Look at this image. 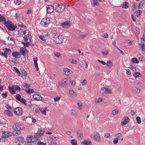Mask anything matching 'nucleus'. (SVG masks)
I'll use <instances>...</instances> for the list:
<instances>
[{"instance_id":"1","label":"nucleus","mask_w":145,"mask_h":145,"mask_svg":"<svg viewBox=\"0 0 145 145\" xmlns=\"http://www.w3.org/2000/svg\"><path fill=\"white\" fill-rule=\"evenodd\" d=\"M0 22L5 25L8 30L12 31L14 30L16 27L12 22L8 21H6V19L0 14Z\"/></svg>"},{"instance_id":"2","label":"nucleus","mask_w":145,"mask_h":145,"mask_svg":"<svg viewBox=\"0 0 145 145\" xmlns=\"http://www.w3.org/2000/svg\"><path fill=\"white\" fill-rule=\"evenodd\" d=\"M13 128L15 131H16V132H13V135L17 136L20 134L21 132L20 131L24 129V127L23 124L20 123H17L13 125Z\"/></svg>"},{"instance_id":"3","label":"nucleus","mask_w":145,"mask_h":145,"mask_svg":"<svg viewBox=\"0 0 145 145\" xmlns=\"http://www.w3.org/2000/svg\"><path fill=\"white\" fill-rule=\"evenodd\" d=\"M53 40L57 44H60L62 43L64 38L63 36L59 33L54 34Z\"/></svg>"},{"instance_id":"4","label":"nucleus","mask_w":145,"mask_h":145,"mask_svg":"<svg viewBox=\"0 0 145 145\" xmlns=\"http://www.w3.org/2000/svg\"><path fill=\"white\" fill-rule=\"evenodd\" d=\"M55 6L56 7L55 10L58 12H62L65 8V6L62 3H60L59 4H56Z\"/></svg>"},{"instance_id":"5","label":"nucleus","mask_w":145,"mask_h":145,"mask_svg":"<svg viewBox=\"0 0 145 145\" xmlns=\"http://www.w3.org/2000/svg\"><path fill=\"white\" fill-rule=\"evenodd\" d=\"M50 22V20L48 18H43L40 23V24L44 27H47Z\"/></svg>"},{"instance_id":"6","label":"nucleus","mask_w":145,"mask_h":145,"mask_svg":"<svg viewBox=\"0 0 145 145\" xmlns=\"http://www.w3.org/2000/svg\"><path fill=\"white\" fill-rule=\"evenodd\" d=\"M14 113L19 116H21L22 114V109L20 107L15 108L14 110Z\"/></svg>"},{"instance_id":"7","label":"nucleus","mask_w":145,"mask_h":145,"mask_svg":"<svg viewBox=\"0 0 145 145\" xmlns=\"http://www.w3.org/2000/svg\"><path fill=\"white\" fill-rule=\"evenodd\" d=\"M8 89L9 91H15V90L20 91L21 89L20 87L16 85H13L11 86H8Z\"/></svg>"},{"instance_id":"8","label":"nucleus","mask_w":145,"mask_h":145,"mask_svg":"<svg viewBox=\"0 0 145 145\" xmlns=\"http://www.w3.org/2000/svg\"><path fill=\"white\" fill-rule=\"evenodd\" d=\"M20 52L24 56H25L28 53V51L25 47L21 48L20 50Z\"/></svg>"},{"instance_id":"9","label":"nucleus","mask_w":145,"mask_h":145,"mask_svg":"<svg viewBox=\"0 0 145 145\" xmlns=\"http://www.w3.org/2000/svg\"><path fill=\"white\" fill-rule=\"evenodd\" d=\"M71 23L69 21H66L61 24V26L64 28H68L70 27Z\"/></svg>"},{"instance_id":"10","label":"nucleus","mask_w":145,"mask_h":145,"mask_svg":"<svg viewBox=\"0 0 145 145\" xmlns=\"http://www.w3.org/2000/svg\"><path fill=\"white\" fill-rule=\"evenodd\" d=\"M54 7L52 5H47V12L50 13L52 12L54 10Z\"/></svg>"},{"instance_id":"11","label":"nucleus","mask_w":145,"mask_h":145,"mask_svg":"<svg viewBox=\"0 0 145 145\" xmlns=\"http://www.w3.org/2000/svg\"><path fill=\"white\" fill-rule=\"evenodd\" d=\"M12 54V56L16 58H20L21 57L20 53L17 52H13Z\"/></svg>"},{"instance_id":"12","label":"nucleus","mask_w":145,"mask_h":145,"mask_svg":"<svg viewBox=\"0 0 145 145\" xmlns=\"http://www.w3.org/2000/svg\"><path fill=\"white\" fill-rule=\"evenodd\" d=\"M3 50L4 52V53H5V55L6 56L10 55L11 52V50L9 48H5Z\"/></svg>"},{"instance_id":"13","label":"nucleus","mask_w":145,"mask_h":145,"mask_svg":"<svg viewBox=\"0 0 145 145\" xmlns=\"http://www.w3.org/2000/svg\"><path fill=\"white\" fill-rule=\"evenodd\" d=\"M40 110L42 114L46 115V112L48 111L49 110L46 107H43L40 108Z\"/></svg>"},{"instance_id":"14","label":"nucleus","mask_w":145,"mask_h":145,"mask_svg":"<svg viewBox=\"0 0 145 145\" xmlns=\"http://www.w3.org/2000/svg\"><path fill=\"white\" fill-rule=\"evenodd\" d=\"M64 71L65 74L67 76L70 75L72 72V71L67 68H65L64 69Z\"/></svg>"},{"instance_id":"15","label":"nucleus","mask_w":145,"mask_h":145,"mask_svg":"<svg viewBox=\"0 0 145 145\" xmlns=\"http://www.w3.org/2000/svg\"><path fill=\"white\" fill-rule=\"evenodd\" d=\"M33 59L35 67L37 71H38L39 69L38 67L37 63L38 58L37 57L33 58Z\"/></svg>"},{"instance_id":"16","label":"nucleus","mask_w":145,"mask_h":145,"mask_svg":"<svg viewBox=\"0 0 145 145\" xmlns=\"http://www.w3.org/2000/svg\"><path fill=\"white\" fill-rule=\"evenodd\" d=\"M68 81L67 79L65 78L62 81L59 83V84L63 86H65L67 85Z\"/></svg>"},{"instance_id":"17","label":"nucleus","mask_w":145,"mask_h":145,"mask_svg":"<svg viewBox=\"0 0 145 145\" xmlns=\"http://www.w3.org/2000/svg\"><path fill=\"white\" fill-rule=\"evenodd\" d=\"M42 136V133H40L37 132L34 135V138L35 140V141H37L39 139V138L41 137Z\"/></svg>"},{"instance_id":"18","label":"nucleus","mask_w":145,"mask_h":145,"mask_svg":"<svg viewBox=\"0 0 145 145\" xmlns=\"http://www.w3.org/2000/svg\"><path fill=\"white\" fill-rule=\"evenodd\" d=\"M101 96H105L108 94H111L112 91H100Z\"/></svg>"},{"instance_id":"19","label":"nucleus","mask_w":145,"mask_h":145,"mask_svg":"<svg viewBox=\"0 0 145 145\" xmlns=\"http://www.w3.org/2000/svg\"><path fill=\"white\" fill-rule=\"evenodd\" d=\"M39 37L40 39L44 41H46L47 39L49 38V36L48 35L45 36L40 35Z\"/></svg>"},{"instance_id":"20","label":"nucleus","mask_w":145,"mask_h":145,"mask_svg":"<svg viewBox=\"0 0 145 145\" xmlns=\"http://www.w3.org/2000/svg\"><path fill=\"white\" fill-rule=\"evenodd\" d=\"M4 113L5 114L7 115L8 116H13V114L12 112L8 110H6L5 112Z\"/></svg>"},{"instance_id":"21","label":"nucleus","mask_w":145,"mask_h":145,"mask_svg":"<svg viewBox=\"0 0 145 145\" xmlns=\"http://www.w3.org/2000/svg\"><path fill=\"white\" fill-rule=\"evenodd\" d=\"M34 139V138L32 136L28 137L27 138V140L28 142L31 143L34 142H35V140H33Z\"/></svg>"},{"instance_id":"22","label":"nucleus","mask_w":145,"mask_h":145,"mask_svg":"<svg viewBox=\"0 0 145 145\" xmlns=\"http://www.w3.org/2000/svg\"><path fill=\"white\" fill-rule=\"evenodd\" d=\"M94 137L95 140L98 142L100 141V137L99 134L96 133L94 136Z\"/></svg>"},{"instance_id":"23","label":"nucleus","mask_w":145,"mask_h":145,"mask_svg":"<svg viewBox=\"0 0 145 145\" xmlns=\"http://www.w3.org/2000/svg\"><path fill=\"white\" fill-rule=\"evenodd\" d=\"M34 99L38 100H40L42 98L38 94H35L33 95Z\"/></svg>"},{"instance_id":"24","label":"nucleus","mask_w":145,"mask_h":145,"mask_svg":"<svg viewBox=\"0 0 145 145\" xmlns=\"http://www.w3.org/2000/svg\"><path fill=\"white\" fill-rule=\"evenodd\" d=\"M121 6L123 8H127L129 7V3L128 2H125Z\"/></svg>"},{"instance_id":"25","label":"nucleus","mask_w":145,"mask_h":145,"mask_svg":"<svg viewBox=\"0 0 145 145\" xmlns=\"http://www.w3.org/2000/svg\"><path fill=\"white\" fill-rule=\"evenodd\" d=\"M10 136L11 135H7V132H4L3 133L1 137L2 138H7Z\"/></svg>"},{"instance_id":"26","label":"nucleus","mask_w":145,"mask_h":145,"mask_svg":"<svg viewBox=\"0 0 145 145\" xmlns=\"http://www.w3.org/2000/svg\"><path fill=\"white\" fill-rule=\"evenodd\" d=\"M139 45L140 46V48L143 51L145 52V46L144 44H139Z\"/></svg>"},{"instance_id":"27","label":"nucleus","mask_w":145,"mask_h":145,"mask_svg":"<svg viewBox=\"0 0 145 145\" xmlns=\"http://www.w3.org/2000/svg\"><path fill=\"white\" fill-rule=\"evenodd\" d=\"M13 69L15 71L16 73H17L18 76L21 75V73L19 70L16 67H13Z\"/></svg>"},{"instance_id":"28","label":"nucleus","mask_w":145,"mask_h":145,"mask_svg":"<svg viewBox=\"0 0 145 145\" xmlns=\"http://www.w3.org/2000/svg\"><path fill=\"white\" fill-rule=\"evenodd\" d=\"M116 137H117L121 141H122L123 140V136L121 133H118L116 134Z\"/></svg>"},{"instance_id":"29","label":"nucleus","mask_w":145,"mask_h":145,"mask_svg":"<svg viewBox=\"0 0 145 145\" xmlns=\"http://www.w3.org/2000/svg\"><path fill=\"white\" fill-rule=\"evenodd\" d=\"M22 44H23L25 47H28L29 46V42H27L26 41L22 42Z\"/></svg>"},{"instance_id":"30","label":"nucleus","mask_w":145,"mask_h":145,"mask_svg":"<svg viewBox=\"0 0 145 145\" xmlns=\"http://www.w3.org/2000/svg\"><path fill=\"white\" fill-rule=\"evenodd\" d=\"M69 93L70 95L72 97L75 96L76 94L75 91H69Z\"/></svg>"},{"instance_id":"31","label":"nucleus","mask_w":145,"mask_h":145,"mask_svg":"<svg viewBox=\"0 0 145 145\" xmlns=\"http://www.w3.org/2000/svg\"><path fill=\"white\" fill-rule=\"evenodd\" d=\"M31 36L29 35V34L26 35L24 36V39L25 41H26L29 39L31 38Z\"/></svg>"},{"instance_id":"32","label":"nucleus","mask_w":145,"mask_h":145,"mask_svg":"<svg viewBox=\"0 0 145 145\" xmlns=\"http://www.w3.org/2000/svg\"><path fill=\"white\" fill-rule=\"evenodd\" d=\"M132 62L133 63H138L139 61L137 59L136 57H133L131 59Z\"/></svg>"},{"instance_id":"33","label":"nucleus","mask_w":145,"mask_h":145,"mask_svg":"<svg viewBox=\"0 0 145 145\" xmlns=\"http://www.w3.org/2000/svg\"><path fill=\"white\" fill-rule=\"evenodd\" d=\"M83 143L85 145H92L91 142L90 141H84L83 142Z\"/></svg>"},{"instance_id":"34","label":"nucleus","mask_w":145,"mask_h":145,"mask_svg":"<svg viewBox=\"0 0 145 145\" xmlns=\"http://www.w3.org/2000/svg\"><path fill=\"white\" fill-rule=\"evenodd\" d=\"M16 100L20 101L22 98L21 97L20 95L18 94L16 96Z\"/></svg>"},{"instance_id":"35","label":"nucleus","mask_w":145,"mask_h":145,"mask_svg":"<svg viewBox=\"0 0 145 145\" xmlns=\"http://www.w3.org/2000/svg\"><path fill=\"white\" fill-rule=\"evenodd\" d=\"M71 110L72 114L74 117L76 116L77 115V112L74 109H72Z\"/></svg>"},{"instance_id":"36","label":"nucleus","mask_w":145,"mask_h":145,"mask_svg":"<svg viewBox=\"0 0 145 145\" xmlns=\"http://www.w3.org/2000/svg\"><path fill=\"white\" fill-rule=\"evenodd\" d=\"M144 3L143 1H141L138 5V8H142L144 5Z\"/></svg>"},{"instance_id":"37","label":"nucleus","mask_w":145,"mask_h":145,"mask_svg":"<svg viewBox=\"0 0 145 145\" xmlns=\"http://www.w3.org/2000/svg\"><path fill=\"white\" fill-rule=\"evenodd\" d=\"M21 103H23L24 105H27L28 104L27 103V101L26 100L24 99V98H22L21 100L20 101Z\"/></svg>"},{"instance_id":"38","label":"nucleus","mask_w":145,"mask_h":145,"mask_svg":"<svg viewBox=\"0 0 145 145\" xmlns=\"http://www.w3.org/2000/svg\"><path fill=\"white\" fill-rule=\"evenodd\" d=\"M16 16L17 20L18 21L20 20V14L19 12H17L16 14Z\"/></svg>"},{"instance_id":"39","label":"nucleus","mask_w":145,"mask_h":145,"mask_svg":"<svg viewBox=\"0 0 145 145\" xmlns=\"http://www.w3.org/2000/svg\"><path fill=\"white\" fill-rule=\"evenodd\" d=\"M140 75V74L139 72H135L133 74V76L136 78L139 77Z\"/></svg>"},{"instance_id":"40","label":"nucleus","mask_w":145,"mask_h":145,"mask_svg":"<svg viewBox=\"0 0 145 145\" xmlns=\"http://www.w3.org/2000/svg\"><path fill=\"white\" fill-rule=\"evenodd\" d=\"M83 135V134L82 132L80 131H77V136L78 138H80Z\"/></svg>"},{"instance_id":"41","label":"nucleus","mask_w":145,"mask_h":145,"mask_svg":"<svg viewBox=\"0 0 145 145\" xmlns=\"http://www.w3.org/2000/svg\"><path fill=\"white\" fill-rule=\"evenodd\" d=\"M72 145H77L76 141L75 139H72L71 141Z\"/></svg>"},{"instance_id":"42","label":"nucleus","mask_w":145,"mask_h":145,"mask_svg":"<svg viewBox=\"0 0 145 145\" xmlns=\"http://www.w3.org/2000/svg\"><path fill=\"white\" fill-rule=\"evenodd\" d=\"M14 3L16 5H19L21 4L20 0H14Z\"/></svg>"},{"instance_id":"43","label":"nucleus","mask_w":145,"mask_h":145,"mask_svg":"<svg viewBox=\"0 0 145 145\" xmlns=\"http://www.w3.org/2000/svg\"><path fill=\"white\" fill-rule=\"evenodd\" d=\"M106 65L109 67H112L113 65V64L111 61H109L107 62Z\"/></svg>"},{"instance_id":"44","label":"nucleus","mask_w":145,"mask_h":145,"mask_svg":"<svg viewBox=\"0 0 145 145\" xmlns=\"http://www.w3.org/2000/svg\"><path fill=\"white\" fill-rule=\"evenodd\" d=\"M141 10H139L137 11L136 13V16L137 17H138L141 15Z\"/></svg>"},{"instance_id":"45","label":"nucleus","mask_w":145,"mask_h":145,"mask_svg":"<svg viewBox=\"0 0 145 145\" xmlns=\"http://www.w3.org/2000/svg\"><path fill=\"white\" fill-rule=\"evenodd\" d=\"M22 72V73L24 74V78L25 79H26V77H27V72H26V71L25 70H23Z\"/></svg>"},{"instance_id":"46","label":"nucleus","mask_w":145,"mask_h":145,"mask_svg":"<svg viewBox=\"0 0 145 145\" xmlns=\"http://www.w3.org/2000/svg\"><path fill=\"white\" fill-rule=\"evenodd\" d=\"M136 120L137 123L140 124L141 123V121L140 118L139 116H137L136 117Z\"/></svg>"},{"instance_id":"47","label":"nucleus","mask_w":145,"mask_h":145,"mask_svg":"<svg viewBox=\"0 0 145 145\" xmlns=\"http://www.w3.org/2000/svg\"><path fill=\"white\" fill-rule=\"evenodd\" d=\"M93 5H99V3L97 0H93Z\"/></svg>"},{"instance_id":"48","label":"nucleus","mask_w":145,"mask_h":145,"mask_svg":"<svg viewBox=\"0 0 145 145\" xmlns=\"http://www.w3.org/2000/svg\"><path fill=\"white\" fill-rule=\"evenodd\" d=\"M22 86L23 87H25L27 88H28L30 87V85L27 83L24 84H22Z\"/></svg>"},{"instance_id":"49","label":"nucleus","mask_w":145,"mask_h":145,"mask_svg":"<svg viewBox=\"0 0 145 145\" xmlns=\"http://www.w3.org/2000/svg\"><path fill=\"white\" fill-rule=\"evenodd\" d=\"M141 61H144L145 60V58L142 56H140L138 58Z\"/></svg>"},{"instance_id":"50","label":"nucleus","mask_w":145,"mask_h":145,"mask_svg":"<svg viewBox=\"0 0 145 145\" xmlns=\"http://www.w3.org/2000/svg\"><path fill=\"white\" fill-rule=\"evenodd\" d=\"M118 142V138H117L114 139L113 143L114 144H116Z\"/></svg>"},{"instance_id":"51","label":"nucleus","mask_w":145,"mask_h":145,"mask_svg":"<svg viewBox=\"0 0 145 145\" xmlns=\"http://www.w3.org/2000/svg\"><path fill=\"white\" fill-rule=\"evenodd\" d=\"M7 92L3 93L2 94V97L4 98H6L7 96Z\"/></svg>"},{"instance_id":"52","label":"nucleus","mask_w":145,"mask_h":145,"mask_svg":"<svg viewBox=\"0 0 145 145\" xmlns=\"http://www.w3.org/2000/svg\"><path fill=\"white\" fill-rule=\"evenodd\" d=\"M118 113V111L116 109L114 110L112 112V114L114 115L117 114Z\"/></svg>"},{"instance_id":"53","label":"nucleus","mask_w":145,"mask_h":145,"mask_svg":"<svg viewBox=\"0 0 145 145\" xmlns=\"http://www.w3.org/2000/svg\"><path fill=\"white\" fill-rule=\"evenodd\" d=\"M5 107L7 109L10 110H11L12 108V107L8 104L6 105Z\"/></svg>"},{"instance_id":"54","label":"nucleus","mask_w":145,"mask_h":145,"mask_svg":"<svg viewBox=\"0 0 145 145\" xmlns=\"http://www.w3.org/2000/svg\"><path fill=\"white\" fill-rule=\"evenodd\" d=\"M87 34H86L84 33V34L81 35L80 36V37L81 39H83V38H84L85 37H86V36H87Z\"/></svg>"},{"instance_id":"55","label":"nucleus","mask_w":145,"mask_h":145,"mask_svg":"<svg viewBox=\"0 0 145 145\" xmlns=\"http://www.w3.org/2000/svg\"><path fill=\"white\" fill-rule=\"evenodd\" d=\"M70 82L72 86H74L75 85V82L74 80H70Z\"/></svg>"},{"instance_id":"56","label":"nucleus","mask_w":145,"mask_h":145,"mask_svg":"<svg viewBox=\"0 0 145 145\" xmlns=\"http://www.w3.org/2000/svg\"><path fill=\"white\" fill-rule=\"evenodd\" d=\"M130 68L133 71H136L135 67L134 66L131 65Z\"/></svg>"},{"instance_id":"57","label":"nucleus","mask_w":145,"mask_h":145,"mask_svg":"<svg viewBox=\"0 0 145 145\" xmlns=\"http://www.w3.org/2000/svg\"><path fill=\"white\" fill-rule=\"evenodd\" d=\"M0 55L1 56H4L5 58H7L8 57V56H6L5 55V53H3V52H1L0 51Z\"/></svg>"},{"instance_id":"58","label":"nucleus","mask_w":145,"mask_h":145,"mask_svg":"<svg viewBox=\"0 0 145 145\" xmlns=\"http://www.w3.org/2000/svg\"><path fill=\"white\" fill-rule=\"evenodd\" d=\"M42 130V128L39 129V130H38V132L39 133H42V135L44 133V132Z\"/></svg>"},{"instance_id":"59","label":"nucleus","mask_w":145,"mask_h":145,"mask_svg":"<svg viewBox=\"0 0 145 145\" xmlns=\"http://www.w3.org/2000/svg\"><path fill=\"white\" fill-rule=\"evenodd\" d=\"M54 101L55 102H56L60 99V97H56L54 98Z\"/></svg>"},{"instance_id":"60","label":"nucleus","mask_w":145,"mask_h":145,"mask_svg":"<svg viewBox=\"0 0 145 145\" xmlns=\"http://www.w3.org/2000/svg\"><path fill=\"white\" fill-rule=\"evenodd\" d=\"M128 122H127V121H125L124 120L123 121H121V125L122 126H124Z\"/></svg>"},{"instance_id":"61","label":"nucleus","mask_w":145,"mask_h":145,"mask_svg":"<svg viewBox=\"0 0 145 145\" xmlns=\"http://www.w3.org/2000/svg\"><path fill=\"white\" fill-rule=\"evenodd\" d=\"M124 120L125 121H127V122H128L129 121V118L128 117H126L124 118Z\"/></svg>"},{"instance_id":"62","label":"nucleus","mask_w":145,"mask_h":145,"mask_svg":"<svg viewBox=\"0 0 145 145\" xmlns=\"http://www.w3.org/2000/svg\"><path fill=\"white\" fill-rule=\"evenodd\" d=\"M54 54L56 56L58 57H59L61 56L59 52H55Z\"/></svg>"},{"instance_id":"63","label":"nucleus","mask_w":145,"mask_h":145,"mask_svg":"<svg viewBox=\"0 0 145 145\" xmlns=\"http://www.w3.org/2000/svg\"><path fill=\"white\" fill-rule=\"evenodd\" d=\"M110 134L108 133H106L105 134L104 137L106 138H107L110 137Z\"/></svg>"},{"instance_id":"64","label":"nucleus","mask_w":145,"mask_h":145,"mask_svg":"<svg viewBox=\"0 0 145 145\" xmlns=\"http://www.w3.org/2000/svg\"><path fill=\"white\" fill-rule=\"evenodd\" d=\"M102 37L105 38H106L108 37V35L107 33H104Z\"/></svg>"}]
</instances>
